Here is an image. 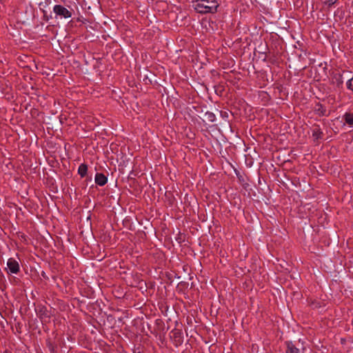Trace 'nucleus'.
<instances>
[{"mask_svg": "<svg viewBox=\"0 0 353 353\" xmlns=\"http://www.w3.org/2000/svg\"><path fill=\"white\" fill-rule=\"evenodd\" d=\"M347 88L350 90L353 91V78L349 79L347 81Z\"/></svg>", "mask_w": 353, "mask_h": 353, "instance_id": "nucleus-9", "label": "nucleus"}, {"mask_svg": "<svg viewBox=\"0 0 353 353\" xmlns=\"http://www.w3.org/2000/svg\"><path fill=\"white\" fill-rule=\"evenodd\" d=\"M205 119L209 122H214L216 119L215 115L210 112H207L204 114Z\"/></svg>", "mask_w": 353, "mask_h": 353, "instance_id": "nucleus-6", "label": "nucleus"}, {"mask_svg": "<svg viewBox=\"0 0 353 353\" xmlns=\"http://www.w3.org/2000/svg\"><path fill=\"white\" fill-rule=\"evenodd\" d=\"M95 182L99 185H103L107 183V178L104 174L97 173L95 176Z\"/></svg>", "mask_w": 353, "mask_h": 353, "instance_id": "nucleus-4", "label": "nucleus"}, {"mask_svg": "<svg viewBox=\"0 0 353 353\" xmlns=\"http://www.w3.org/2000/svg\"><path fill=\"white\" fill-rule=\"evenodd\" d=\"M287 353H300V351L292 343H288Z\"/></svg>", "mask_w": 353, "mask_h": 353, "instance_id": "nucleus-7", "label": "nucleus"}, {"mask_svg": "<svg viewBox=\"0 0 353 353\" xmlns=\"http://www.w3.org/2000/svg\"><path fill=\"white\" fill-rule=\"evenodd\" d=\"M7 266L9 272L12 274H16L19 270L18 262L14 259H9L7 262Z\"/></svg>", "mask_w": 353, "mask_h": 353, "instance_id": "nucleus-3", "label": "nucleus"}, {"mask_svg": "<svg viewBox=\"0 0 353 353\" xmlns=\"http://www.w3.org/2000/svg\"><path fill=\"white\" fill-rule=\"evenodd\" d=\"M333 3H334L336 0H332Z\"/></svg>", "mask_w": 353, "mask_h": 353, "instance_id": "nucleus-14", "label": "nucleus"}, {"mask_svg": "<svg viewBox=\"0 0 353 353\" xmlns=\"http://www.w3.org/2000/svg\"><path fill=\"white\" fill-rule=\"evenodd\" d=\"M87 166L85 164H81L79 167L78 172L81 176H84L87 172Z\"/></svg>", "mask_w": 353, "mask_h": 353, "instance_id": "nucleus-8", "label": "nucleus"}, {"mask_svg": "<svg viewBox=\"0 0 353 353\" xmlns=\"http://www.w3.org/2000/svg\"><path fill=\"white\" fill-rule=\"evenodd\" d=\"M54 12L57 15L65 19L70 18L72 15L67 8L60 5H57L54 7Z\"/></svg>", "mask_w": 353, "mask_h": 353, "instance_id": "nucleus-2", "label": "nucleus"}, {"mask_svg": "<svg viewBox=\"0 0 353 353\" xmlns=\"http://www.w3.org/2000/svg\"><path fill=\"white\" fill-rule=\"evenodd\" d=\"M214 313H213V310H211V315H214V316H216L218 313V311L217 310H214Z\"/></svg>", "mask_w": 353, "mask_h": 353, "instance_id": "nucleus-12", "label": "nucleus"}, {"mask_svg": "<svg viewBox=\"0 0 353 353\" xmlns=\"http://www.w3.org/2000/svg\"><path fill=\"white\" fill-rule=\"evenodd\" d=\"M314 307H321V305H318L317 304H315V305H314Z\"/></svg>", "mask_w": 353, "mask_h": 353, "instance_id": "nucleus-13", "label": "nucleus"}, {"mask_svg": "<svg viewBox=\"0 0 353 353\" xmlns=\"http://www.w3.org/2000/svg\"><path fill=\"white\" fill-rule=\"evenodd\" d=\"M46 312H50V311H49V310H39V313H37V315H38V316H39V317H40L41 319H43V317H44L46 315H47V314H46Z\"/></svg>", "mask_w": 353, "mask_h": 353, "instance_id": "nucleus-10", "label": "nucleus"}, {"mask_svg": "<svg viewBox=\"0 0 353 353\" xmlns=\"http://www.w3.org/2000/svg\"><path fill=\"white\" fill-rule=\"evenodd\" d=\"M180 335H181V332L179 331V330H175L173 332V336L176 339V338H179L180 337Z\"/></svg>", "mask_w": 353, "mask_h": 353, "instance_id": "nucleus-11", "label": "nucleus"}, {"mask_svg": "<svg viewBox=\"0 0 353 353\" xmlns=\"http://www.w3.org/2000/svg\"><path fill=\"white\" fill-rule=\"evenodd\" d=\"M343 118L345 121V123H347L350 126L353 125V114L345 113L343 116Z\"/></svg>", "mask_w": 353, "mask_h": 353, "instance_id": "nucleus-5", "label": "nucleus"}, {"mask_svg": "<svg viewBox=\"0 0 353 353\" xmlns=\"http://www.w3.org/2000/svg\"><path fill=\"white\" fill-rule=\"evenodd\" d=\"M5 353H11V352H7V351H6Z\"/></svg>", "mask_w": 353, "mask_h": 353, "instance_id": "nucleus-15", "label": "nucleus"}, {"mask_svg": "<svg viewBox=\"0 0 353 353\" xmlns=\"http://www.w3.org/2000/svg\"><path fill=\"white\" fill-rule=\"evenodd\" d=\"M192 6L196 12L201 14L214 13L219 3L216 0H196L193 2Z\"/></svg>", "mask_w": 353, "mask_h": 353, "instance_id": "nucleus-1", "label": "nucleus"}]
</instances>
